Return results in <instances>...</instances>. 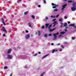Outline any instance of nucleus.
<instances>
[{
  "label": "nucleus",
  "mask_w": 76,
  "mask_h": 76,
  "mask_svg": "<svg viewBox=\"0 0 76 76\" xmlns=\"http://www.w3.org/2000/svg\"><path fill=\"white\" fill-rule=\"evenodd\" d=\"M36 34H37V32H36Z\"/></svg>",
  "instance_id": "774afa93"
},
{
  "label": "nucleus",
  "mask_w": 76,
  "mask_h": 76,
  "mask_svg": "<svg viewBox=\"0 0 76 76\" xmlns=\"http://www.w3.org/2000/svg\"><path fill=\"white\" fill-rule=\"evenodd\" d=\"M53 11H56V12L57 11H58V10L55 9Z\"/></svg>",
  "instance_id": "2f4dec72"
},
{
  "label": "nucleus",
  "mask_w": 76,
  "mask_h": 76,
  "mask_svg": "<svg viewBox=\"0 0 76 76\" xmlns=\"http://www.w3.org/2000/svg\"><path fill=\"white\" fill-rule=\"evenodd\" d=\"M55 4H54L53 3H52L51 4V5L52 6H55Z\"/></svg>",
  "instance_id": "7c9ffc66"
},
{
  "label": "nucleus",
  "mask_w": 76,
  "mask_h": 76,
  "mask_svg": "<svg viewBox=\"0 0 76 76\" xmlns=\"http://www.w3.org/2000/svg\"><path fill=\"white\" fill-rule=\"evenodd\" d=\"M46 20L48 19V17H46L45 18Z\"/></svg>",
  "instance_id": "ea45409f"
},
{
  "label": "nucleus",
  "mask_w": 76,
  "mask_h": 76,
  "mask_svg": "<svg viewBox=\"0 0 76 76\" xmlns=\"http://www.w3.org/2000/svg\"><path fill=\"white\" fill-rule=\"evenodd\" d=\"M44 27H45L44 26H43L42 27V29H44Z\"/></svg>",
  "instance_id": "473e14b6"
},
{
  "label": "nucleus",
  "mask_w": 76,
  "mask_h": 76,
  "mask_svg": "<svg viewBox=\"0 0 76 76\" xmlns=\"http://www.w3.org/2000/svg\"><path fill=\"white\" fill-rule=\"evenodd\" d=\"M75 24H71L69 25V26H73L74 27V28L76 29V26H75Z\"/></svg>",
  "instance_id": "f257e3e1"
},
{
  "label": "nucleus",
  "mask_w": 76,
  "mask_h": 76,
  "mask_svg": "<svg viewBox=\"0 0 76 76\" xmlns=\"http://www.w3.org/2000/svg\"><path fill=\"white\" fill-rule=\"evenodd\" d=\"M28 25L29 27H30V28H31L32 26V25H31V23L28 22Z\"/></svg>",
  "instance_id": "1a4fd4ad"
},
{
  "label": "nucleus",
  "mask_w": 76,
  "mask_h": 76,
  "mask_svg": "<svg viewBox=\"0 0 76 76\" xmlns=\"http://www.w3.org/2000/svg\"><path fill=\"white\" fill-rule=\"evenodd\" d=\"M38 7H41V5H38Z\"/></svg>",
  "instance_id": "37998d69"
},
{
  "label": "nucleus",
  "mask_w": 76,
  "mask_h": 76,
  "mask_svg": "<svg viewBox=\"0 0 76 76\" xmlns=\"http://www.w3.org/2000/svg\"><path fill=\"white\" fill-rule=\"evenodd\" d=\"M72 39L73 40L75 39V37H72Z\"/></svg>",
  "instance_id": "c85d7f7f"
},
{
  "label": "nucleus",
  "mask_w": 76,
  "mask_h": 76,
  "mask_svg": "<svg viewBox=\"0 0 76 76\" xmlns=\"http://www.w3.org/2000/svg\"><path fill=\"white\" fill-rule=\"evenodd\" d=\"M55 7H58V5H56V4H55Z\"/></svg>",
  "instance_id": "58836bf2"
},
{
  "label": "nucleus",
  "mask_w": 76,
  "mask_h": 76,
  "mask_svg": "<svg viewBox=\"0 0 76 76\" xmlns=\"http://www.w3.org/2000/svg\"><path fill=\"white\" fill-rule=\"evenodd\" d=\"M53 29V31H54V30H55V29H56V28H54Z\"/></svg>",
  "instance_id": "5fc2aeb1"
},
{
  "label": "nucleus",
  "mask_w": 76,
  "mask_h": 76,
  "mask_svg": "<svg viewBox=\"0 0 76 76\" xmlns=\"http://www.w3.org/2000/svg\"><path fill=\"white\" fill-rule=\"evenodd\" d=\"M44 3L45 4L46 3V1L45 0H44Z\"/></svg>",
  "instance_id": "79ce46f5"
},
{
  "label": "nucleus",
  "mask_w": 76,
  "mask_h": 76,
  "mask_svg": "<svg viewBox=\"0 0 76 76\" xmlns=\"http://www.w3.org/2000/svg\"><path fill=\"white\" fill-rule=\"evenodd\" d=\"M56 35H58V33L57 32L56 33H55L54 34H53V35H54L55 36H56Z\"/></svg>",
  "instance_id": "aec40b11"
},
{
  "label": "nucleus",
  "mask_w": 76,
  "mask_h": 76,
  "mask_svg": "<svg viewBox=\"0 0 76 76\" xmlns=\"http://www.w3.org/2000/svg\"><path fill=\"white\" fill-rule=\"evenodd\" d=\"M38 35L39 36V35H40V31H38Z\"/></svg>",
  "instance_id": "4be33fe9"
},
{
  "label": "nucleus",
  "mask_w": 76,
  "mask_h": 76,
  "mask_svg": "<svg viewBox=\"0 0 76 76\" xmlns=\"http://www.w3.org/2000/svg\"><path fill=\"white\" fill-rule=\"evenodd\" d=\"M76 2H75L72 4V6L74 7L76 6Z\"/></svg>",
  "instance_id": "4468645a"
},
{
  "label": "nucleus",
  "mask_w": 76,
  "mask_h": 76,
  "mask_svg": "<svg viewBox=\"0 0 76 76\" xmlns=\"http://www.w3.org/2000/svg\"><path fill=\"white\" fill-rule=\"evenodd\" d=\"M2 22L3 23V24L4 25V26H6V23L4 22V18H2L1 19Z\"/></svg>",
  "instance_id": "f03ea898"
},
{
  "label": "nucleus",
  "mask_w": 76,
  "mask_h": 76,
  "mask_svg": "<svg viewBox=\"0 0 76 76\" xmlns=\"http://www.w3.org/2000/svg\"><path fill=\"white\" fill-rule=\"evenodd\" d=\"M12 75L13 74H12V73H11L10 76H12Z\"/></svg>",
  "instance_id": "a18cd8bd"
},
{
  "label": "nucleus",
  "mask_w": 76,
  "mask_h": 76,
  "mask_svg": "<svg viewBox=\"0 0 76 76\" xmlns=\"http://www.w3.org/2000/svg\"><path fill=\"white\" fill-rule=\"evenodd\" d=\"M65 33H66V32L63 31V32H61L60 33V34H65Z\"/></svg>",
  "instance_id": "dca6fc26"
},
{
  "label": "nucleus",
  "mask_w": 76,
  "mask_h": 76,
  "mask_svg": "<svg viewBox=\"0 0 76 76\" xmlns=\"http://www.w3.org/2000/svg\"><path fill=\"white\" fill-rule=\"evenodd\" d=\"M60 45V43H58V45H57L58 46V45Z\"/></svg>",
  "instance_id": "09e8293b"
},
{
  "label": "nucleus",
  "mask_w": 76,
  "mask_h": 76,
  "mask_svg": "<svg viewBox=\"0 0 76 76\" xmlns=\"http://www.w3.org/2000/svg\"><path fill=\"white\" fill-rule=\"evenodd\" d=\"M60 51H62V49H60L59 50Z\"/></svg>",
  "instance_id": "864d4df0"
},
{
  "label": "nucleus",
  "mask_w": 76,
  "mask_h": 76,
  "mask_svg": "<svg viewBox=\"0 0 76 76\" xmlns=\"http://www.w3.org/2000/svg\"><path fill=\"white\" fill-rule=\"evenodd\" d=\"M54 45V43H53L51 44V45Z\"/></svg>",
  "instance_id": "de8ad7c7"
},
{
  "label": "nucleus",
  "mask_w": 76,
  "mask_h": 76,
  "mask_svg": "<svg viewBox=\"0 0 76 76\" xmlns=\"http://www.w3.org/2000/svg\"><path fill=\"white\" fill-rule=\"evenodd\" d=\"M62 10H64V8H63L62 9H61Z\"/></svg>",
  "instance_id": "13d9d810"
},
{
  "label": "nucleus",
  "mask_w": 76,
  "mask_h": 76,
  "mask_svg": "<svg viewBox=\"0 0 76 76\" xmlns=\"http://www.w3.org/2000/svg\"><path fill=\"white\" fill-rule=\"evenodd\" d=\"M2 31H4V32H6L7 31H6V29L5 28V27L4 26H3L2 28Z\"/></svg>",
  "instance_id": "423d86ee"
},
{
  "label": "nucleus",
  "mask_w": 76,
  "mask_h": 76,
  "mask_svg": "<svg viewBox=\"0 0 76 76\" xmlns=\"http://www.w3.org/2000/svg\"><path fill=\"white\" fill-rule=\"evenodd\" d=\"M56 26V24H54V25L53 26V27H54V26Z\"/></svg>",
  "instance_id": "680f3d73"
},
{
  "label": "nucleus",
  "mask_w": 76,
  "mask_h": 76,
  "mask_svg": "<svg viewBox=\"0 0 76 76\" xmlns=\"http://www.w3.org/2000/svg\"><path fill=\"white\" fill-rule=\"evenodd\" d=\"M44 37H47V35L46 34H45L44 35Z\"/></svg>",
  "instance_id": "bb28decb"
},
{
  "label": "nucleus",
  "mask_w": 76,
  "mask_h": 76,
  "mask_svg": "<svg viewBox=\"0 0 76 76\" xmlns=\"http://www.w3.org/2000/svg\"><path fill=\"white\" fill-rule=\"evenodd\" d=\"M67 6V4H65L63 5L62 7L64 9V8H65V7H66L65 6Z\"/></svg>",
  "instance_id": "f8f14e48"
},
{
  "label": "nucleus",
  "mask_w": 76,
  "mask_h": 76,
  "mask_svg": "<svg viewBox=\"0 0 76 76\" xmlns=\"http://www.w3.org/2000/svg\"><path fill=\"white\" fill-rule=\"evenodd\" d=\"M58 51V49H53L52 51V53H54L55 51L57 52Z\"/></svg>",
  "instance_id": "39448f33"
},
{
  "label": "nucleus",
  "mask_w": 76,
  "mask_h": 76,
  "mask_svg": "<svg viewBox=\"0 0 76 76\" xmlns=\"http://www.w3.org/2000/svg\"><path fill=\"white\" fill-rule=\"evenodd\" d=\"M53 36L54 37L53 38V40H56V39L57 38V36L54 35H53Z\"/></svg>",
  "instance_id": "9b49d317"
},
{
  "label": "nucleus",
  "mask_w": 76,
  "mask_h": 76,
  "mask_svg": "<svg viewBox=\"0 0 76 76\" xmlns=\"http://www.w3.org/2000/svg\"><path fill=\"white\" fill-rule=\"evenodd\" d=\"M60 37H61V34H60L59 36H58V37L60 38Z\"/></svg>",
  "instance_id": "8fccbe9b"
},
{
  "label": "nucleus",
  "mask_w": 76,
  "mask_h": 76,
  "mask_svg": "<svg viewBox=\"0 0 76 76\" xmlns=\"http://www.w3.org/2000/svg\"><path fill=\"white\" fill-rule=\"evenodd\" d=\"M53 9H57V8L56 7V6L53 7Z\"/></svg>",
  "instance_id": "c756f323"
},
{
  "label": "nucleus",
  "mask_w": 76,
  "mask_h": 76,
  "mask_svg": "<svg viewBox=\"0 0 76 76\" xmlns=\"http://www.w3.org/2000/svg\"><path fill=\"white\" fill-rule=\"evenodd\" d=\"M52 35V34H49L48 36L51 37Z\"/></svg>",
  "instance_id": "4c0bfd02"
},
{
  "label": "nucleus",
  "mask_w": 76,
  "mask_h": 76,
  "mask_svg": "<svg viewBox=\"0 0 76 76\" xmlns=\"http://www.w3.org/2000/svg\"><path fill=\"white\" fill-rule=\"evenodd\" d=\"M67 23H64V26H67Z\"/></svg>",
  "instance_id": "a211bd4d"
},
{
  "label": "nucleus",
  "mask_w": 76,
  "mask_h": 76,
  "mask_svg": "<svg viewBox=\"0 0 76 76\" xmlns=\"http://www.w3.org/2000/svg\"><path fill=\"white\" fill-rule=\"evenodd\" d=\"M67 23H68V24H69V23H70V21H68Z\"/></svg>",
  "instance_id": "603ef678"
},
{
  "label": "nucleus",
  "mask_w": 76,
  "mask_h": 76,
  "mask_svg": "<svg viewBox=\"0 0 76 76\" xmlns=\"http://www.w3.org/2000/svg\"><path fill=\"white\" fill-rule=\"evenodd\" d=\"M25 32H26V33H28V32H29V31H28V30H26V31H25Z\"/></svg>",
  "instance_id": "e433bc0d"
},
{
  "label": "nucleus",
  "mask_w": 76,
  "mask_h": 76,
  "mask_svg": "<svg viewBox=\"0 0 76 76\" xmlns=\"http://www.w3.org/2000/svg\"><path fill=\"white\" fill-rule=\"evenodd\" d=\"M61 27H62V26H63V23H61Z\"/></svg>",
  "instance_id": "a878e982"
},
{
  "label": "nucleus",
  "mask_w": 76,
  "mask_h": 76,
  "mask_svg": "<svg viewBox=\"0 0 76 76\" xmlns=\"http://www.w3.org/2000/svg\"><path fill=\"white\" fill-rule=\"evenodd\" d=\"M64 43L65 44H67V42H64Z\"/></svg>",
  "instance_id": "0e129e2a"
},
{
  "label": "nucleus",
  "mask_w": 76,
  "mask_h": 76,
  "mask_svg": "<svg viewBox=\"0 0 76 76\" xmlns=\"http://www.w3.org/2000/svg\"><path fill=\"white\" fill-rule=\"evenodd\" d=\"M48 25H49V24L48 23L45 24V28L47 29V28H48Z\"/></svg>",
  "instance_id": "9d476101"
},
{
  "label": "nucleus",
  "mask_w": 76,
  "mask_h": 76,
  "mask_svg": "<svg viewBox=\"0 0 76 76\" xmlns=\"http://www.w3.org/2000/svg\"><path fill=\"white\" fill-rule=\"evenodd\" d=\"M39 54H41V52H39Z\"/></svg>",
  "instance_id": "052dcab7"
},
{
  "label": "nucleus",
  "mask_w": 76,
  "mask_h": 76,
  "mask_svg": "<svg viewBox=\"0 0 76 76\" xmlns=\"http://www.w3.org/2000/svg\"><path fill=\"white\" fill-rule=\"evenodd\" d=\"M64 18L65 19H67V17L66 16H65L64 17Z\"/></svg>",
  "instance_id": "c9c22d12"
},
{
  "label": "nucleus",
  "mask_w": 76,
  "mask_h": 76,
  "mask_svg": "<svg viewBox=\"0 0 76 76\" xmlns=\"http://www.w3.org/2000/svg\"><path fill=\"white\" fill-rule=\"evenodd\" d=\"M34 56H37V54L36 53L33 55Z\"/></svg>",
  "instance_id": "72a5a7b5"
},
{
  "label": "nucleus",
  "mask_w": 76,
  "mask_h": 76,
  "mask_svg": "<svg viewBox=\"0 0 76 76\" xmlns=\"http://www.w3.org/2000/svg\"><path fill=\"white\" fill-rule=\"evenodd\" d=\"M31 18H33V19H35V16L34 15H32L31 16Z\"/></svg>",
  "instance_id": "393cba45"
},
{
  "label": "nucleus",
  "mask_w": 76,
  "mask_h": 76,
  "mask_svg": "<svg viewBox=\"0 0 76 76\" xmlns=\"http://www.w3.org/2000/svg\"><path fill=\"white\" fill-rule=\"evenodd\" d=\"M12 52V49H9L8 51L7 52V54H10Z\"/></svg>",
  "instance_id": "6e6552de"
},
{
  "label": "nucleus",
  "mask_w": 76,
  "mask_h": 76,
  "mask_svg": "<svg viewBox=\"0 0 76 76\" xmlns=\"http://www.w3.org/2000/svg\"><path fill=\"white\" fill-rule=\"evenodd\" d=\"M71 10L72 11H75L76 10V7H71Z\"/></svg>",
  "instance_id": "20e7f679"
},
{
  "label": "nucleus",
  "mask_w": 76,
  "mask_h": 76,
  "mask_svg": "<svg viewBox=\"0 0 76 76\" xmlns=\"http://www.w3.org/2000/svg\"><path fill=\"white\" fill-rule=\"evenodd\" d=\"M28 11H26L24 13V15H27V14H28Z\"/></svg>",
  "instance_id": "2eb2a0df"
},
{
  "label": "nucleus",
  "mask_w": 76,
  "mask_h": 76,
  "mask_svg": "<svg viewBox=\"0 0 76 76\" xmlns=\"http://www.w3.org/2000/svg\"><path fill=\"white\" fill-rule=\"evenodd\" d=\"M30 37V35L29 34H27L26 35L25 38L26 39H29V38Z\"/></svg>",
  "instance_id": "7ed1b4c3"
},
{
  "label": "nucleus",
  "mask_w": 76,
  "mask_h": 76,
  "mask_svg": "<svg viewBox=\"0 0 76 76\" xmlns=\"http://www.w3.org/2000/svg\"><path fill=\"white\" fill-rule=\"evenodd\" d=\"M67 0H64V1H67Z\"/></svg>",
  "instance_id": "338daca9"
},
{
  "label": "nucleus",
  "mask_w": 76,
  "mask_h": 76,
  "mask_svg": "<svg viewBox=\"0 0 76 76\" xmlns=\"http://www.w3.org/2000/svg\"><path fill=\"white\" fill-rule=\"evenodd\" d=\"M3 37H6V34H3Z\"/></svg>",
  "instance_id": "a19ab883"
},
{
  "label": "nucleus",
  "mask_w": 76,
  "mask_h": 76,
  "mask_svg": "<svg viewBox=\"0 0 76 76\" xmlns=\"http://www.w3.org/2000/svg\"><path fill=\"white\" fill-rule=\"evenodd\" d=\"M48 55H49V54L45 55L42 58V59H43V58H44L46 57H47V56H48Z\"/></svg>",
  "instance_id": "ddd939ff"
},
{
  "label": "nucleus",
  "mask_w": 76,
  "mask_h": 76,
  "mask_svg": "<svg viewBox=\"0 0 76 76\" xmlns=\"http://www.w3.org/2000/svg\"><path fill=\"white\" fill-rule=\"evenodd\" d=\"M64 31H65V32H67V29H65Z\"/></svg>",
  "instance_id": "49530a36"
},
{
  "label": "nucleus",
  "mask_w": 76,
  "mask_h": 76,
  "mask_svg": "<svg viewBox=\"0 0 76 76\" xmlns=\"http://www.w3.org/2000/svg\"><path fill=\"white\" fill-rule=\"evenodd\" d=\"M26 69H27V68H28V66H26Z\"/></svg>",
  "instance_id": "e2e57ef3"
},
{
  "label": "nucleus",
  "mask_w": 76,
  "mask_h": 76,
  "mask_svg": "<svg viewBox=\"0 0 76 76\" xmlns=\"http://www.w3.org/2000/svg\"><path fill=\"white\" fill-rule=\"evenodd\" d=\"M58 16H59V15L58 14V15L56 16V18H58Z\"/></svg>",
  "instance_id": "f704fd0d"
},
{
  "label": "nucleus",
  "mask_w": 76,
  "mask_h": 76,
  "mask_svg": "<svg viewBox=\"0 0 76 76\" xmlns=\"http://www.w3.org/2000/svg\"><path fill=\"white\" fill-rule=\"evenodd\" d=\"M65 28H66V29H67V28H68L66 26V27H65Z\"/></svg>",
  "instance_id": "6e6d98bb"
},
{
  "label": "nucleus",
  "mask_w": 76,
  "mask_h": 76,
  "mask_svg": "<svg viewBox=\"0 0 76 76\" xmlns=\"http://www.w3.org/2000/svg\"><path fill=\"white\" fill-rule=\"evenodd\" d=\"M4 69H7V66H4Z\"/></svg>",
  "instance_id": "5701e85b"
},
{
  "label": "nucleus",
  "mask_w": 76,
  "mask_h": 76,
  "mask_svg": "<svg viewBox=\"0 0 76 76\" xmlns=\"http://www.w3.org/2000/svg\"><path fill=\"white\" fill-rule=\"evenodd\" d=\"M62 48H64V47L63 46L62 47Z\"/></svg>",
  "instance_id": "4d7b16f0"
},
{
  "label": "nucleus",
  "mask_w": 76,
  "mask_h": 76,
  "mask_svg": "<svg viewBox=\"0 0 76 76\" xmlns=\"http://www.w3.org/2000/svg\"><path fill=\"white\" fill-rule=\"evenodd\" d=\"M57 21H55V22H54L53 23V24H54V25H57Z\"/></svg>",
  "instance_id": "f3484780"
},
{
  "label": "nucleus",
  "mask_w": 76,
  "mask_h": 76,
  "mask_svg": "<svg viewBox=\"0 0 76 76\" xmlns=\"http://www.w3.org/2000/svg\"><path fill=\"white\" fill-rule=\"evenodd\" d=\"M59 21L62 22L63 21V18H61L59 19Z\"/></svg>",
  "instance_id": "412c9836"
},
{
  "label": "nucleus",
  "mask_w": 76,
  "mask_h": 76,
  "mask_svg": "<svg viewBox=\"0 0 76 76\" xmlns=\"http://www.w3.org/2000/svg\"><path fill=\"white\" fill-rule=\"evenodd\" d=\"M51 18H56V17H54L53 16H51Z\"/></svg>",
  "instance_id": "c03bdc74"
},
{
  "label": "nucleus",
  "mask_w": 76,
  "mask_h": 76,
  "mask_svg": "<svg viewBox=\"0 0 76 76\" xmlns=\"http://www.w3.org/2000/svg\"><path fill=\"white\" fill-rule=\"evenodd\" d=\"M72 1H68V3H72Z\"/></svg>",
  "instance_id": "b1692460"
},
{
  "label": "nucleus",
  "mask_w": 76,
  "mask_h": 76,
  "mask_svg": "<svg viewBox=\"0 0 76 76\" xmlns=\"http://www.w3.org/2000/svg\"><path fill=\"white\" fill-rule=\"evenodd\" d=\"M53 29H50V32H53Z\"/></svg>",
  "instance_id": "cd10ccee"
},
{
  "label": "nucleus",
  "mask_w": 76,
  "mask_h": 76,
  "mask_svg": "<svg viewBox=\"0 0 76 76\" xmlns=\"http://www.w3.org/2000/svg\"><path fill=\"white\" fill-rule=\"evenodd\" d=\"M52 26V25H50L49 26V27H48L49 29H51V27Z\"/></svg>",
  "instance_id": "6ab92c4d"
},
{
  "label": "nucleus",
  "mask_w": 76,
  "mask_h": 76,
  "mask_svg": "<svg viewBox=\"0 0 76 76\" xmlns=\"http://www.w3.org/2000/svg\"><path fill=\"white\" fill-rule=\"evenodd\" d=\"M21 0H18V1H21Z\"/></svg>",
  "instance_id": "69168bd1"
},
{
  "label": "nucleus",
  "mask_w": 76,
  "mask_h": 76,
  "mask_svg": "<svg viewBox=\"0 0 76 76\" xmlns=\"http://www.w3.org/2000/svg\"><path fill=\"white\" fill-rule=\"evenodd\" d=\"M56 19H53V21H55V20H56Z\"/></svg>",
  "instance_id": "3c124183"
},
{
  "label": "nucleus",
  "mask_w": 76,
  "mask_h": 76,
  "mask_svg": "<svg viewBox=\"0 0 76 76\" xmlns=\"http://www.w3.org/2000/svg\"><path fill=\"white\" fill-rule=\"evenodd\" d=\"M12 55H8L7 56L8 58H10V59H12Z\"/></svg>",
  "instance_id": "0eeeda50"
},
{
  "label": "nucleus",
  "mask_w": 76,
  "mask_h": 76,
  "mask_svg": "<svg viewBox=\"0 0 76 76\" xmlns=\"http://www.w3.org/2000/svg\"><path fill=\"white\" fill-rule=\"evenodd\" d=\"M32 37H33V35H31V38Z\"/></svg>",
  "instance_id": "bf43d9fd"
}]
</instances>
